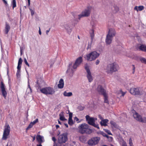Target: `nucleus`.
<instances>
[{"instance_id":"1","label":"nucleus","mask_w":146,"mask_h":146,"mask_svg":"<svg viewBox=\"0 0 146 146\" xmlns=\"http://www.w3.org/2000/svg\"><path fill=\"white\" fill-rule=\"evenodd\" d=\"M36 87H38V89H40V92L46 95H52L55 93L54 90L52 88L50 87H45L41 89V87L40 85V83L39 80H37L36 82Z\"/></svg>"},{"instance_id":"2","label":"nucleus","mask_w":146,"mask_h":146,"mask_svg":"<svg viewBox=\"0 0 146 146\" xmlns=\"http://www.w3.org/2000/svg\"><path fill=\"white\" fill-rule=\"evenodd\" d=\"M78 128L79 132L82 134H89L92 132V129L89 128V125L85 123L80 125Z\"/></svg>"},{"instance_id":"3","label":"nucleus","mask_w":146,"mask_h":146,"mask_svg":"<svg viewBox=\"0 0 146 146\" xmlns=\"http://www.w3.org/2000/svg\"><path fill=\"white\" fill-rule=\"evenodd\" d=\"M119 69V66L115 62L108 64L106 69V72L108 74H111L117 71Z\"/></svg>"},{"instance_id":"4","label":"nucleus","mask_w":146,"mask_h":146,"mask_svg":"<svg viewBox=\"0 0 146 146\" xmlns=\"http://www.w3.org/2000/svg\"><path fill=\"white\" fill-rule=\"evenodd\" d=\"M92 9V7L90 6H88L86 9L82 11L80 14L78 15V19L80 20L82 17L89 16Z\"/></svg>"},{"instance_id":"5","label":"nucleus","mask_w":146,"mask_h":146,"mask_svg":"<svg viewBox=\"0 0 146 146\" xmlns=\"http://www.w3.org/2000/svg\"><path fill=\"white\" fill-rule=\"evenodd\" d=\"M99 55L96 51H93L91 52L90 54L86 56V58L88 60L91 61L95 59Z\"/></svg>"},{"instance_id":"6","label":"nucleus","mask_w":146,"mask_h":146,"mask_svg":"<svg viewBox=\"0 0 146 146\" xmlns=\"http://www.w3.org/2000/svg\"><path fill=\"white\" fill-rule=\"evenodd\" d=\"M100 138V137H95L89 140L88 144L90 145L93 146L97 145L99 142Z\"/></svg>"},{"instance_id":"7","label":"nucleus","mask_w":146,"mask_h":146,"mask_svg":"<svg viewBox=\"0 0 146 146\" xmlns=\"http://www.w3.org/2000/svg\"><path fill=\"white\" fill-rule=\"evenodd\" d=\"M58 139V143L62 144L65 143L68 140L67 134L66 133H64L59 135Z\"/></svg>"},{"instance_id":"8","label":"nucleus","mask_w":146,"mask_h":146,"mask_svg":"<svg viewBox=\"0 0 146 146\" xmlns=\"http://www.w3.org/2000/svg\"><path fill=\"white\" fill-rule=\"evenodd\" d=\"M10 132V127L9 125L5 128L3 133L2 139L3 140H6L8 138Z\"/></svg>"},{"instance_id":"9","label":"nucleus","mask_w":146,"mask_h":146,"mask_svg":"<svg viewBox=\"0 0 146 146\" xmlns=\"http://www.w3.org/2000/svg\"><path fill=\"white\" fill-rule=\"evenodd\" d=\"M85 68L87 72V77L89 82H91L93 80L92 76L89 69V67L87 64L85 65Z\"/></svg>"},{"instance_id":"10","label":"nucleus","mask_w":146,"mask_h":146,"mask_svg":"<svg viewBox=\"0 0 146 146\" xmlns=\"http://www.w3.org/2000/svg\"><path fill=\"white\" fill-rule=\"evenodd\" d=\"M129 91L131 94L134 95H141L142 94V93L139 90L138 88H131Z\"/></svg>"},{"instance_id":"11","label":"nucleus","mask_w":146,"mask_h":146,"mask_svg":"<svg viewBox=\"0 0 146 146\" xmlns=\"http://www.w3.org/2000/svg\"><path fill=\"white\" fill-rule=\"evenodd\" d=\"M82 61L83 59L82 57L80 56L78 58L73 66V68L76 69L82 62Z\"/></svg>"},{"instance_id":"12","label":"nucleus","mask_w":146,"mask_h":146,"mask_svg":"<svg viewBox=\"0 0 146 146\" xmlns=\"http://www.w3.org/2000/svg\"><path fill=\"white\" fill-rule=\"evenodd\" d=\"M0 87L2 95L4 98L6 99L7 94L5 88V84L2 82H1Z\"/></svg>"},{"instance_id":"13","label":"nucleus","mask_w":146,"mask_h":146,"mask_svg":"<svg viewBox=\"0 0 146 146\" xmlns=\"http://www.w3.org/2000/svg\"><path fill=\"white\" fill-rule=\"evenodd\" d=\"M98 92L100 94L103 95L106 94V90L104 89V88L101 85H98L97 89Z\"/></svg>"},{"instance_id":"14","label":"nucleus","mask_w":146,"mask_h":146,"mask_svg":"<svg viewBox=\"0 0 146 146\" xmlns=\"http://www.w3.org/2000/svg\"><path fill=\"white\" fill-rule=\"evenodd\" d=\"M86 118L89 124L92 125L94 124L95 121L93 117H90L89 115H86Z\"/></svg>"},{"instance_id":"15","label":"nucleus","mask_w":146,"mask_h":146,"mask_svg":"<svg viewBox=\"0 0 146 146\" xmlns=\"http://www.w3.org/2000/svg\"><path fill=\"white\" fill-rule=\"evenodd\" d=\"M113 37L110 36L109 35H107L105 40V42L107 44H110L112 42Z\"/></svg>"},{"instance_id":"16","label":"nucleus","mask_w":146,"mask_h":146,"mask_svg":"<svg viewBox=\"0 0 146 146\" xmlns=\"http://www.w3.org/2000/svg\"><path fill=\"white\" fill-rule=\"evenodd\" d=\"M116 34V32L113 29L111 28L109 29L108 33L107 35H109L110 36L113 37Z\"/></svg>"},{"instance_id":"17","label":"nucleus","mask_w":146,"mask_h":146,"mask_svg":"<svg viewBox=\"0 0 146 146\" xmlns=\"http://www.w3.org/2000/svg\"><path fill=\"white\" fill-rule=\"evenodd\" d=\"M42 137L40 135H38L36 137V139L38 142L39 144H37L36 146H42L41 143L43 142L42 141Z\"/></svg>"},{"instance_id":"18","label":"nucleus","mask_w":146,"mask_h":146,"mask_svg":"<svg viewBox=\"0 0 146 146\" xmlns=\"http://www.w3.org/2000/svg\"><path fill=\"white\" fill-rule=\"evenodd\" d=\"M133 116L134 118L137 121L139 122L141 119H142L141 116L139 115L137 112H135L133 114Z\"/></svg>"},{"instance_id":"19","label":"nucleus","mask_w":146,"mask_h":146,"mask_svg":"<svg viewBox=\"0 0 146 146\" xmlns=\"http://www.w3.org/2000/svg\"><path fill=\"white\" fill-rule=\"evenodd\" d=\"M69 117L68 123L69 125H72L74 124L73 121L72 120V113L71 112H70L69 111Z\"/></svg>"},{"instance_id":"20","label":"nucleus","mask_w":146,"mask_h":146,"mask_svg":"<svg viewBox=\"0 0 146 146\" xmlns=\"http://www.w3.org/2000/svg\"><path fill=\"white\" fill-rule=\"evenodd\" d=\"M10 29V27L9 24L7 22L5 23V33L7 34Z\"/></svg>"},{"instance_id":"21","label":"nucleus","mask_w":146,"mask_h":146,"mask_svg":"<svg viewBox=\"0 0 146 146\" xmlns=\"http://www.w3.org/2000/svg\"><path fill=\"white\" fill-rule=\"evenodd\" d=\"M64 27L65 29L67 30V31L69 34H70L72 31V29L70 25L68 24H66L64 25Z\"/></svg>"},{"instance_id":"22","label":"nucleus","mask_w":146,"mask_h":146,"mask_svg":"<svg viewBox=\"0 0 146 146\" xmlns=\"http://www.w3.org/2000/svg\"><path fill=\"white\" fill-rule=\"evenodd\" d=\"M138 48L139 50L146 52V46L143 44H141L139 46Z\"/></svg>"},{"instance_id":"23","label":"nucleus","mask_w":146,"mask_h":146,"mask_svg":"<svg viewBox=\"0 0 146 146\" xmlns=\"http://www.w3.org/2000/svg\"><path fill=\"white\" fill-rule=\"evenodd\" d=\"M94 30L92 29L90 30L89 31V33L90 37L91 38V43H92L93 41V39L94 38L95 35L94 33Z\"/></svg>"},{"instance_id":"24","label":"nucleus","mask_w":146,"mask_h":146,"mask_svg":"<svg viewBox=\"0 0 146 146\" xmlns=\"http://www.w3.org/2000/svg\"><path fill=\"white\" fill-rule=\"evenodd\" d=\"M59 84L58 85V87L59 88H63L64 86V81L62 79H61L59 81Z\"/></svg>"},{"instance_id":"25","label":"nucleus","mask_w":146,"mask_h":146,"mask_svg":"<svg viewBox=\"0 0 146 146\" xmlns=\"http://www.w3.org/2000/svg\"><path fill=\"white\" fill-rule=\"evenodd\" d=\"M144 9V7L143 6L141 5L139 6H136L134 8L135 10L136 11H141Z\"/></svg>"},{"instance_id":"26","label":"nucleus","mask_w":146,"mask_h":146,"mask_svg":"<svg viewBox=\"0 0 146 146\" xmlns=\"http://www.w3.org/2000/svg\"><path fill=\"white\" fill-rule=\"evenodd\" d=\"M109 121V120L107 119H105L104 120H102L100 122V123L101 125V126H106L107 125V123Z\"/></svg>"},{"instance_id":"27","label":"nucleus","mask_w":146,"mask_h":146,"mask_svg":"<svg viewBox=\"0 0 146 146\" xmlns=\"http://www.w3.org/2000/svg\"><path fill=\"white\" fill-rule=\"evenodd\" d=\"M60 117V119L61 121H64L67 120V119H66L64 115V112L62 111L59 115Z\"/></svg>"},{"instance_id":"28","label":"nucleus","mask_w":146,"mask_h":146,"mask_svg":"<svg viewBox=\"0 0 146 146\" xmlns=\"http://www.w3.org/2000/svg\"><path fill=\"white\" fill-rule=\"evenodd\" d=\"M63 95L64 96L70 97L72 95V93L71 92H67L64 91L63 93Z\"/></svg>"},{"instance_id":"29","label":"nucleus","mask_w":146,"mask_h":146,"mask_svg":"<svg viewBox=\"0 0 146 146\" xmlns=\"http://www.w3.org/2000/svg\"><path fill=\"white\" fill-rule=\"evenodd\" d=\"M103 96L104 97V102L108 104L109 102L108 100V97L107 94L106 93L105 94H104Z\"/></svg>"},{"instance_id":"30","label":"nucleus","mask_w":146,"mask_h":146,"mask_svg":"<svg viewBox=\"0 0 146 146\" xmlns=\"http://www.w3.org/2000/svg\"><path fill=\"white\" fill-rule=\"evenodd\" d=\"M11 4L12 5L13 9L16 7V0H13L11 2Z\"/></svg>"},{"instance_id":"31","label":"nucleus","mask_w":146,"mask_h":146,"mask_svg":"<svg viewBox=\"0 0 146 146\" xmlns=\"http://www.w3.org/2000/svg\"><path fill=\"white\" fill-rule=\"evenodd\" d=\"M140 60L142 63L146 64V59L145 58L143 57H140Z\"/></svg>"},{"instance_id":"32","label":"nucleus","mask_w":146,"mask_h":146,"mask_svg":"<svg viewBox=\"0 0 146 146\" xmlns=\"http://www.w3.org/2000/svg\"><path fill=\"white\" fill-rule=\"evenodd\" d=\"M110 124L112 125V126L115 128L117 127V125L116 123L113 121H110Z\"/></svg>"},{"instance_id":"33","label":"nucleus","mask_w":146,"mask_h":146,"mask_svg":"<svg viewBox=\"0 0 146 146\" xmlns=\"http://www.w3.org/2000/svg\"><path fill=\"white\" fill-rule=\"evenodd\" d=\"M139 122L146 123V117H144L143 118L142 117V119H141Z\"/></svg>"},{"instance_id":"34","label":"nucleus","mask_w":146,"mask_h":146,"mask_svg":"<svg viewBox=\"0 0 146 146\" xmlns=\"http://www.w3.org/2000/svg\"><path fill=\"white\" fill-rule=\"evenodd\" d=\"M114 8V10L113 11L114 13H116L119 11V8L118 7L115 6Z\"/></svg>"},{"instance_id":"35","label":"nucleus","mask_w":146,"mask_h":146,"mask_svg":"<svg viewBox=\"0 0 146 146\" xmlns=\"http://www.w3.org/2000/svg\"><path fill=\"white\" fill-rule=\"evenodd\" d=\"M33 125H34L32 123V122H31L30 123L29 125V126H28V127L26 128V130H29V129L32 128L33 127Z\"/></svg>"},{"instance_id":"36","label":"nucleus","mask_w":146,"mask_h":146,"mask_svg":"<svg viewBox=\"0 0 146 146\" xmlns=\"http://www.w3.org/2000/svg\"><path fill=\"white\" fill-rule=\"evenodd\" d=\"M104 130L106 133H107L109 135H112V134L111 133L110 131L109 130L106 129H104Z\"/></svg>"},{"instance_id":"37","label":"nucleus","mask_w":146,"mask_h":146,"mask_svg":"<svg viewBox=\"0 0 146 146\" xmlns=\"http://www.w3.org/2000/svg\"><path fill=\"white\" fill-rule=\"evenodd\" d=\"M100 134L101 135H102L104 137H107L108 135H107L106 133L103 131H100Z\"/></svg>"},{"instance_id":"38","label":"nucleus","mask_w":146,"mask_h":146,"mask_svg":"<svg viewBox=\"0 0 146 146\" xmlns=\"http://www.w3.org/2000/svg\"><path fill=\"white\" fill-rule=\"evenodd\" d=\"M23 62V60L21 58H20L19 60L18 64H19L20 65H21L22 62Z\"/></svg>"},{"instance_id":"39","label":"nucleus","mask_w":146,"mask_h":146,"mask_svg":"<svg viewBox=\"0 0 146 146\" xmlns=\"http://www.w3.org/2000/svg\"><path fill=\"white\" fill-rule=\"evenodd\" d=\"M129 144L130 146H133V143L131 138H130L129 139Z\"/></svg>"},{"instance_id":"40","label":"nucleus","mask_w":146,"mask_h":146,"mask_svg":"<svg viewBox=\"0 0 146 146\" xmlns=\"http://www.w3.org/2000/svg\"><path fill=\"white\" fill-rule=\"evenodd\" d=\"M119 92H120L121 94V96H124L126 94V92H123L121 90H120Z\"/></svg>"},{"instance_id":"41","label":"nucleus","mask_w":146,"mask_h":146,"mask_svg":"<svg viewBox=\"0 0 146 146\" xmlns=\"http://www.w3.org/2000/svg\"><path fill=\"white\" fill-rule=\"evenodd\" d=\"M107 137H106L108 139V140L110 141H112L113 140V137H112L109 136L108 135Z\"/></svg>"},{"instance_id":"42","label":"nucleus","mask_w":146,"mask_h":146,"mask_svg":"<svg viewBox=\"0 0 146 146\" xmlns=\"http://www.w3.org/2000/svg\"><path fill=\"white\" fill-rule=\"evenodd\" d=\"M24 62L26 64V65H27L28 67H29V63H28V62L27 61V60L25 58H24Z\"/></svg>"},{"instance_id":"43","label":"nucleus","mask_w":146,"mask_h":146,"mask_svg":"<svg viewBox=\"0 0 146 146\" xmlns=\"http://www.w3.org/2000/svg\"><path fill=\"white\" fill-rule=\"evenodd\" d=\"M54 146H65V145L61 143H58L56 144H54Z\"/></svg>"},{"instance_id":"44","label":"nucleus","mask_w":146,"mask_h":146,"mask_svg":"<svg viewBox=\"0 0 146 146\" xmlns=\"http://www.w3.org/2000/svg\"><path fill=\"white\" fill-rule=\"evenodd\" d=\"M38 119H36L33 122H32V123L34 125L35 124H36V123L38 122Z\"/></svg>"},{"instance_id":"45","label":"nucleus","mask_w":146,"mask_h":146,"mask_svg":"<svg viewBox=\"0 0 146 146\" xmlns=\"http://www.w3.org/2000/svg\"><path fill=\"white\" fill-rule=\"evenodd\" d=\"M20 70H17V73H16V75L17 76V77H19L20 76Z\"/></svg>"},{"instance_id":"46","label":"nucleus","mask_w":146,"mask_h":146,"mask_svg":"<svg viewBox=\"0 0 146 146\" xmlns=\"http://www.w3.org/2000/svg\"><path fill=\"white\" fill-rule=\"evenodd\" d=\"M30 10L31 12V15L33 16L35 14V12L34 11L31 9H30Z\"/></svg>"},{"instance_id":"47","label":"nucleus","mask_w":146,"mask_h":146,"mask_svg":"<svg viewBox=\"0 0 146 146\" xmlns=\"http://www.w3.org/2000/svg\"><path fill=\"white\" fill-rule=\"evenodd\" d=\"M132 67H133V68H132V69H133V74H134L135 73V66L134 65H132Z\"/></svg>"},{"instance_id":"48","label":"nucleus","mask_w":146,"mask_h":146,"mask_svg":"<svg viewBox=\"0 0 146 146\" xmlns=\"http://www.w3.org/2000/svg\"><path fill=\"white\" fill-rule=\"evenodd\" d=\"M52 140L54 141V145L55 144L56 141V139L55 138V137H52Z\"/></svg>"},{"instance_id":"49","label":"nucleus","mask_w":146,"mask_h":146,"mask_svg":"<svg viewBox=\"0 0 146 146\" xmlns=\"http://www.w3.org/2000/svg\"><path fill=\"white\" fill-rule=\"evenodd\" d=\"M94 125H92V126H94V127H96L98 129H99V127L98 126V124H96L95 123H94Z\"/></svg>"},{"instance_id":"50","label":"nucleus","mask_w":146,"mask_h":146,"mask_svg":"<svg viewBox=\"0 0 146 146\" xmlns=\"http://www.w3.org/2000/svg\"><path fill=\"white\" fill-rule=\"evenodd\" d=\"M21 66V65H20L19 64H18L17 66V70L20 71Z\"/></svg>"},{"instance_id":"51","label":"nucleus","mask_w":146,"mask_h":146,"mask_svg":"<svg viewBox=\"0 0 146 146\" xmlns=\"http://www.w3.org/2000/svg\"><path fill=\"white\" fill-rule=\"evenodd\" d=\"M4 3L6 5V6L8 5V4L7 1L5 0H2Z\"/></svg>"},{"instance_id":"52","label":"nucleus","mask_w":146,"mask_h":146,"mask_svg":"<svg viewBox=\"0 0 146 146\" xmlns=\"http://www.w3.org/2000/svg\"><path fill=\"white\" fill-rule=\"evenodd\" d=\"M99 62H100V61L98 60H97L96 61V65H98V64L99 63Z\"/></svg>"},{"instance_id":"53","label":"nucleus","mask_w":146,"mask_h":146,"mask_svg":"<svg viewBox=\"0 0 146 146\" xmlns=\"http://www.w3.org/2000/svg\"><path fill=\"white\" fill-rule=\"evenodd\" d=\"M28 2V6H29L30 5V0H27Z\"/></svg>"},{"instance_id":"54","label":"nucleus","mask_w":146,"mask_h":146,"mask_svg":"<svg viewBox=\"0 0 146 146\" xmlns=\"http://www.w3.org/2000/svg\"><path fill=\"white\" fill-rule=\"evenodd\" d=\"M99 117L102 120L103 119V117H102V116L100 115H99Z\"/></svg>"},{"instance_id":"55","label":"nucleus","mask_w":146,"mask_h":146,"mask_svg":"<svg viewBox=\"0 0 146 146\" xmlns=\"http://www.w3.org/2000/svg\"><path fill=\"white\" fill-rule=\"evenodd\" d=\"M50 28H49L48 30H46V33L47 35H48V33L50 31Z\"/></svg>"},{"instance_id":"56","label":"nucleus","mask_w":146,"mask_h":146,"mask_svg":"<svg viewBox=\"0 0 146 146\" xmlns=\"http://www.w3.org/2000/svg\"><path fill=\"white\" fill-rule=\"evenodd\" d=\"M39 34L40 35H41V31H40V28L39 27Z\"/></svg>"},{"instance_id":"57","label":"nucleus","mask_w":146,"mask_h":146,"mask_svg":"<svg viewBox=\"0 0 146 146\" xmlns=\"http://www.w3.org/2000/svg\"><path fill=\"white\" fill-rule=\"evenodd\" d=\"M75 120H76V121H77L78 120V119L76 117H75Z\"/></svg>"},{"instance_id":"58","label":"nucleus","mask_w":146,"mask_h":146,"mask_svg":"<svg viewBox=\"0 0 146 146\" xmlns=\"http://www.w3.org/2000/svg\"><path fill=\"white\" fill-rule=\"evenodd\" d=\"M56 129L58 128L59 127V126L58 125H56Z\"/></svg>"},{"instance_id":"59","label":"nucleus","mask_w":146,"mask_h":146,"mask_svg":"<svg viewBox=\"0 0 146 146\" xmlns=\"http://www.w3.org/2000/svg\"><path fill=\"white\" fill-rule=\"evenodd\" d=\"M32 137L33 138V141L35 139V136H34V137L32 136Z\"/></svg>"},{"instance_id":"60","label":"nucleus","mask_w":146,"mask_h":146,"mask_svg":"<svg viewBox=\"0 0 146 146\" xmlns=\"http://www.w3.org/2000/svg\"><path fill=\"white\" fill-rule=\"evenodd\" d=\"M64 125L67 128L68 127V125L67 123H65Z\"/></svg>"},{"instance_id":"61","label":"nucleus","mask_w":146,"mask_h":146,"mask_svg":"<svg viewBox=\"0 0 146 146\" xmlns=\"http://www.w3.org/2000/svg\"><path fill=\"white\" fill-rule=\"evenodd\" d=\"M29 89L30 90V92L32 93V89L31 88H29Z\"/></svg>"},{"instance_id":"62","label":"nucleus","mask_w":146,"mask_h":146,"mask_svg":"<svg viewBox=\"0 0 146 146\" xmlns=\"http://www.w3.org/2000/svg\"><path fill=\"white\" fill-rule=\"evenodd\" d=\"M28 88H31V86H30V84H28Z\"/></svg>"},{"instance_id":"63","label":"nucleus","mask_w":146,"mask_h":146,"mask_svg":"<svg viewBox=\"0 0 146 146\" xmlns=\"http://www.w3.org/2000/svg\"><path fill=\"white\" fill-rule=\"evenodd\" d=\"M20 52L21 55H22V51L21 49Z\"/></svg>"},{"instance_id":"64","label":"nucleus","mask_w":146,"mask_h":146,"mask_svg":"<svg viewBox=\"0 0 146 146\" xmlns=\"http://www.w3.org/2000/svg\"><path fill=\"white\" fill-rule=\"evenodd\" d=\"M58 123L59 124H61V122H60V121H59V120H58Z\"/></svg>"}]
</instances>
